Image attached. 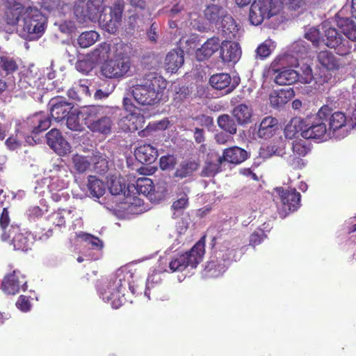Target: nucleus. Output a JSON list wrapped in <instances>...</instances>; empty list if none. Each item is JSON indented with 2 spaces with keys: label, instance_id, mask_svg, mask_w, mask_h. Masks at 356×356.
<instances>
[{
  "label": "nucleus",
  "instance_id": "f257e3e1",
  "mask_svg": "<svg viewBox=\"0 0 356 356\" xmlns=\"http://www.w3.org/2000/svg\"><path fill=\"white\" fill-rule=\"evenodd\" d=\"M103 0H89L86 6L75 3L74 15L80 24L98 22L102 29L109 33H115L121 25L123 4L118 1L109 8V13H104Z\"/></svg>",
  "mask_w": 356,
  "mask_h": 356
},
{
  "label": "nucleus",
  "instance_id": "f03ea898",
  "mask_svg": "<svg viewBox=\"0 0 356 356\" xmlns=\"http://www.w3.org/2000/svg\"><path fill=\"white\" fill-rule=\"evenodd\" d=\"M167 87L166 81L161 76L149 73L130 88L134 100L142 106H154L163 98Z\"/></svg>",
  "mask_w": 356,
  "mask_h": 356
},
{
  "label": "nucleus",
  "instance_id": "7ed1b4c3",
  "mask_svg": "<svg viewBox=\"0 0 356 356\" xmlns=\"http://www.w3.org/2000/svg\"><path fill=\"white\" fill-rule=\"evenodd\" d=\"M133 274L127 268H120L111 277L105 288L100 291V296L105 302H110L113 308L118 309L125 301L128 289L134 293L131 282Z\"/></svg>",
  "mask_w": 356,
  "mask_h": 356
},
{
  "label": "nucleus",
  "instance_id": "20e7f679",
  "mask_svg": "<svg viewBox=\"0 0 356 356\" xmlns=\"http://www.w3.org/2000/svg\"><path fill=\"white\" fill-rule=\"evenodd\" d=\"M70 180L67 168L61 163H53L45 171L42 183L46 185L54 202L66 201L70 195L66 191Z\"/></svg>",
  "mask_w": 356,
  "mask_h": 356
},
{
  "label": "nucleus",
  "instance_id": "39448f33",
  "mask_svg": "<svg viewBox=\"0 0 356 356\" xmlns=\"http://www.w3.org/2000/svg\"><path fill=\"white\" fill-rule=\"evenodd\" d=\"M129 47L117 43L114 56L105 61L101 66V74L108 79H122L131 74V62L128 55Z\"/></svg>",
  "mask_w": 356,
  "mask_h": 356
},
{
  "label": "nucleus",
  "instance_id": "423d86ee",
  "mask_svg": "<svg viewBox=\"0 0 356 356\" xmlns=\"http://www.w3.org/2000/svg\"><path fill=\"white\" fill-rule=\"evenodd\" d=\"M47 18L35 6H28L23 10L22 25L19 35L26 40H37L44 34Z\"/></svg>",
  "mask_w": 356,
  "mask_h": 356
},
{
  "label": "nucleus",
  "instance_id": "0eeeda50",
  "mask_svg": "<svg viewBox=\"0 0 356 356\" xmlns=\"http://www.w3.org/2000/svg\"><path fill=\"white\" fill-rule=\"evenodd\" d=\"M80 113L91 131L106 136L111 133L113 122L107 116V108L102 106H86L80 110Z\"/></svg>",
  "mask_w": 356,
  "mask_h": 356
},
{
  "label": "nucleus",
  "instance_id": "6e6552de",
  "mask_svg": "<svg viewBox=\"0 0 356 356\" xmlns=\"http://www.w3.org/2000/svg\"><path fill=\"white\" fill-rule=\"evenodd\" d=\"M332 108L327 106H323L316 113L315 118L312 120H305V129L301 136L305 139H316L327 140L331 138L328 129H327L324 120H327L330 115Z\"/></svg>",
  "mask_w": 356,
  "mask_h": 356
},
{
  "label": "nucleus",
  "instance_id": "1a4fd4ad",
  "mask_svg": "<svg viewBox=\"0 0 356 356\" xmlns=\"http://www.w3.org/2000/svg\"><path fill=\"white\" fill-rule=\"evenodd\" d=\"M205 253V241L202 238L188 252L175 255L169 263L171 272L182 271L186 268H195Z\"/></svg>",
  "mask_w": 356,
  "mask_h": 356
},
{
  "label": "nucleus",
  "instance_id": "9d476101",
  "mask_svg": "<svg viewBox=\"0 0 356 356\" xmlns=\"http://www.w3.org/2000/svg\"><path fill=\"white\" fill-rule=\"evenodd\" d=\"M279 0H254L249 13V19L252 25L261 24L279 12Z\"/></svg>",
  "mask_w": 356,
  "mask_h": 356
},
{
  "label": "nucleus",
  "instance_id": "9b49d317",
  "mask_svg": "<svg viewBox=\"0 0 356 356\" xmlns=\"http://www.w3.org/2000/svg\"><path fill=\"white\" fill-rule=\"evenodd\" d=\"M321 29L324 32L322 41L327 47L335 49L337 53L341 56L350 51L352 46L350 42L343 39L334 28L331 27L330 22L322 23Z\"/></svg>",
  "mask_w": 356,
  "mask_h": 356
},
{
  "label": "nucleus",
  "instance_id": "f8f14e48",
  "mask_svg": "<svg viewBox=\"0 0 356 356\" xmlns=\"http://www.w3.org/2000/svg\"><path fill=\"white\" fill-rule=\"evenodd\" d=\"M329 119V133L331 138L341 139L345 138L350 130L353 129L350 118L341 111L330 113Z\"/></svg>",
  "mask_w": 356,
  "mask_h": 356
},
{
  "label": "nucleus",
  "instance_id": "ddd939ff",
  "mask_svg": "<svg viewBox=\"0 0 356 356\" xmlns=\"http://www.w3.org/2000/svg\"><path fill=\"white\" fill-rule=\"evenodd\" d=\"M309 52V45L303 40L293 42L287 51L277 57V62L282 65L296 66L300 59L305 58Z\"/></svg>",
  "mask_w": 356,
  "mask_h": 356
},
{
  "label": "nucleus",
  "instance_id": "4468645a",
  "mask_svg": "<svg viewBox=\"0 0 356 356\" xmlns=\"http://www.w3.org/2000/svg\"><path fill=\"white\" fill-rule=\"evenodd\" d=\"M276 193L282 203V211L280 216L285 217L288 212L296 211L300 206V194L295 188L284 189L277 188Z\"/></svg>",
  "mask_w": 356,
  "mask_h": 356
},
{
  "label": "nucleus",
  "instance_id": "2eb2a0df",
  "mask_svg": "<svg viewBox=\"0 0 356 356\" xmlns=\"http://www.w3.org/2000/svg\"><path fill=\"white\" fill-rule=\"evenodd\" d=\"M204 16L211 23H218L222 19V23L225 22L230 24L227 31H229V34L231 33L232 35H228V37L231 38L234 36V32L236 29V26L234 24L233 19L226 15V11L222 6L215 4L207 6L204 10Z\"/></svg>",
  "mask_w": 356,
  "mask_h": 356
},
{
  "label": "nucleus",
  "instance_id": "dca6fc26",
  "mask_svg": "<svg viewBox=\"0 0 356 356\" xmlns=\"http://www.w3.org/2000/svg\"><path fill=\"white\" fill-rule=\"evenodd\" d=\"M50 120L44 113H38L28 118L24 124L25 134H38L50 127Z\"/></svg>",
  "mask_w": 356,
  "mask_h": 356
},
{
  "label": "nucleus",
  "instance_id": "f3484780",
  "mask_svg": "<svg viewBox=\"0 0 356 356\" xmlns=\"http://www.w3.org/2000/svg\"><path fill=\"white\" fill-rule=\"evenodd\" d=\"M48 145L58 155L64 156L70 152L71 146L56 129H52L47 134Z\"/></svg>",
  "mask_w": 356,
  "mask_h": 356
},
{
  "label": "nucleus",
  "instance_id": "a211bd4d",
  "mask_svg": "<svg viewBox=\"0 0 356 356\" xmlns=\"http://www.w3.org/2000/svg\"><path fill=\"white\" fill-rule=\"evenodd\" d=\"M209 83L214 89L228 94L238 85V79L236 78L232 79L231 76L227 73H218L210 77Z\"/></svg>",
  "mask_w": 356,
  "mask_h": 356
},
{
  "label": "nucleus",
  "instance_id": "6ab92c4d",
  "mask_svg": "<svg viewBox=\"0 0 356 356\" xmlns=\"http://www.w3.org/2000/svg\"><path fill=\"white\" fill-rule=\"evenodd\" d=\"M2 289L5 293L10 295L19 293L20 289L26 290V281L24 276L19 271L14 270L2 282Z\"/></svg>",
  "mask_w": 356,
  "mask_h": 356
},
{
  "label": "nucleus",
  "instance_id": "aec40b11",
  "mask_svg": "<svg viewBox=\"0 0 356 356\" xmlns=\"http://www.w3.org/2000/svg\"><path fill=\"white\" fill-rule=\"evenodd\" d=\"M274 80V82L280 86L291 85L298 81V74L296 70L284 68L276 70L272 67L268 72Z\"/></svg>",
  "mask_w": 356,
  "mask_h": 356
},
{
  "label": "nucleus",
  "instance_id": "412c9836",
  "mask_svg": "<svg viewBox=\"0 0 356 356\" xmlns=\"http://www.w3.org/2000/svg\"><path fill=\"white\" fill-rule=\"evenodd\" d=\"M241 55L239 44L235 42L223 41L220 47V58L225 63L234 64L238 62Z\"/></svg>",
  "mask_w": 356,
  "mask_h": 356
},
{
  "label": "nucleus",
  "instance_id": "4be33fe9",
  "mask_svg": "<svg viewBox=\"0 0 356 356\" xmlns=\"http://www.w3.org/2000/svg\"><path fill=\"white\" fill-rule=\"evenodd\" d=\"M6 242L12 245L15 250L27 251L33 243V238L30 232H22L17 227V231L11 234L10 240Z\"/></svg>",
  "mask_w": 356,
  "mask_h": 356
},
{
  "label": "nucleus",
  "instance_id": "5701e85b",
  "mask_svg": "<svg viewBox=\"0 0 356 356\" xmlns=\"http://www.w3.org/2000/svg\"><path fill=\"white\" fill-rule=\"evenodd\" d=\"M51 117L57 122L63 120L71 112L73 106L63 98H54L49 102Z\"/></svg>",
  "mask_w": 356,
  "mask_h": 356
},
{
  "label": "nucleus",
  "instance_id": "b1692460",
  "mask_svg": "<svg viewBox=\"0 0 356 356\" xmlns=\"http://www.w3.org/2000/svg\"><path fill=\"white\" fill-rule=\"evenodd\" d=\"M221 42L218 38L213 37L208 39L195 53L198 60L210 58L215 52L220 49Z\"/></svg>",
  "mask_w": 356,
  "mask_h": 356
},
{
  "label": "nucleus",
  "instance_id": "393cba45",
  "mask_svg": "<svg viewBox=\"0 0 356 356\" xmlns=\"http://www.w3.org/2000/svg\"><path fill=\"white\" fill-rule=\"evenodd\" d=\"M134 155L139 162L151 164L156 159L158 151L149 144H143L136 149Z\"/></svg>",
  "mask_w": 356,
  "mask_h": 356
},
{
  "label": "nucleus",
  "instance_id": "a878e982",
  "mask_svg": "<svg viewBox=\"0 0 356 356\" xmlns=\"http://www.w3.org/2000/svg\"><path fill=\"white\" fill-rule=\"evenodd\" d=\"M184 51L176 49L170 51L165 58L164 66L167 71L175 73L184 64Z\"/></svg>",
  "mask_w": 356,
  "mask_h": 356
},
{
  "label": "nucleus",
  "instance_id": "bb28decb",
  "mask_svg": "<svg viewBox=\"0 0 356 356\" xmlns=\"http://www.w3.org/2000/svg\"><path fill=\"white\" fill-rule=\"evenodd\" d=\"M75 209H58L48 216L47 221L49 225L55 227H62L65 225L66 220L74 218Z\"/></svg>",
  "mask_w": 356,
  "mask_h": 356
},
{
  "label": "nucleus",
  "instance_id": "cd10ccee",
  "mask_svg": "<svg viewBox=\"0 0 356 356\" xmlns=\"http://www.w3.org/2000/svg\"><path fill=\"white\" fill-rule=\"evenodd\" d=\"M222 163V158L218 154L213 152L209 154L201 175L203 177H212L215 175L220 170Z\"/></svg>",
  "mask_w": 356,
  "mask_h": 356
},
{
  "label": "nucleus",
  "instance_id": "c85d7f7f",
  "mask_svg": "<svg viewBox=\"0 0 356 356\" xmlns=\"http://www.w3.org/2000/svg\"><path fill=\"white\" fill-rule=\"evenodd\" d=\"M277 129V120L273 117L268 116L261 120L257 135L261 138L268 139L272 137Z\"/></svg>",
  "mask_w": 356,
  "mask_h": 356
},
{
  "label": "nucleus",
  "instance_id": "c756f323",
  "mask_svg": "<svg viewBox=\"0 0 356 356\" xmlns=\"http://www.w3.org/2000/svg\"><path fill=\"white\" fill-rule=\"evenodd\" d=\"M343 15V10H341L337 17V25L341 32L351 41H356V23L347 17H341Z\"/></svg>",
  "mask_w": 356,
  "mask_h": 356
},
{
  "label": "nucleus",
  "instance_id": "7c9ffc66",
  "mask_svg": "<svg viewBox=\"0 0 356 356\" xmlns=\"http://www.w3.org/2000/svg\"><path fill=\"white\" fill-rule=\"evenodd\" d=\"M221 157L222 158V161L239 164L247 159L248 154L243 149L234 146L225 149Z\"/></svg>",
  "mask_w": 356,
  "mask_h": 356
},
{
  "label": "nucleus",
  "instance_id": "2f4dec72",
  "mask_svg": "<svg viewBox=\"0 0 356 356\" xmlns=\"http://www.w3.org/2000/svg\"><path fill=\"white\" fill-rule=\"evenodd\" d=\"M217 258L220 259L227 266L232 261H236L238 259L237 250L230 242H224L219 250L217 252Z\"/></svg>",
  "mask_w": 356,
  "mask_h": 356
},
{
  "label": "nucleus",
  "instance_id": "473e14b6",
  "mask_svg": "<svg viewBox=\"0 0 356 356\" xmlns=\"http://www.w3.org/2000/svg\"><path fill=\"white\" fill-rule=\"evenodd\" d=\"M317 60L319 64L327 71L337 70L340 66V63L337 57L327 50L321 51L317 55Z\"/></svg>",
  "mask_w": 356,
  "mask_h": 356
},
{
  "label": "nucleus",
  "instance_id": "72a5a7b5",
  "mask_svg": "<svg viewBox=\"0 0 356 356\" xmlns=\"http://www.w3.org/2000/svg\"><path fill=\"white\" fill-rule=\"evenodd\" d=\"M10 218L6 208H3L0 217V227L2 230L1 239L2 241L10 240L11 234L17 231V226L10 225Z\"/></svg>",
  "mask_w": 356,
  "mask_h": 356
},
{
  "label": "nucleus",
  "instance_id": "f704fd0d",
  "mask_svg": "<svg viewBox=\"0 0 356 356\" xmlns=\"http://www.w3.org/2000/svg\"><path fill=\"white\" fill-rule=\"evenodd\" d=\"M117 47V43L111 46L103 42L99 44L92 51V57L96 61L108 60L114 56V49Z\"/></svg>",
  "mask_w": 356,
  "mask_h": 356
},
{
  "label": "nucleus",
  "instance_id": "c9c22d12",
  "mask_svg": "<svg viewBox=\"0 0 356 356\" xmlns=\"http://www.w3.org/2000/svg\"><path fill=\"white\" fill-rule=\"evenodd\" d=\"M232 113L238 123L244 124L250 122L253 111L250 106L245 104H241L234 108Z\"/></svg>",
  "mask_w": 356,
  "mask_h": 356
},
{
  "label": "nucleus",
  "instance_id": "e433bc0d",
  "mask_svg": "<svg viewBox=\"0 0 356 356\" xmlns=\"http://www.w3.org/2000/svg\"><path fill=\"white\" fill-rule=\"evenodd\" d=\"M199 167V163L194 160L183 161L177 168L174 176L179 179L186 178L191 176Z\"/></svg>",
  "mask_w": 356,
  "mask_h": 356
},
{
  "label": "nucleus",
  "instance_id": "4c0bfd02",
  "mask_svg": "<svg viewBox=\"0 0 356 356\" xmlns=\"http://www.w3.org/2000/svg\"><path fill=\"white\" fill-rule=\"evenodd\" d=\"M305 129V120L298 118H294L290 120L284 129L285 137L292 139L296 137L298 133L300 134Z\"/></svg>",
  "mask_w": 356,
  "mask_h": 356
},
{
  "label": "nucleus",
  "instance_id": "58836bf2",
  "mask_svg": "<svg viewBox=\"0 0 356 356\" xmlns=\"http://www.w3.org/2000/svg\"><path fill=\"white\" fill-rule=\"evenodd\" d=\"M76 236L83 243L84 246L90 249L101 250L103 248V242L95 236L82 232L76 233Z\"/></svg>",
  "mask_w": 356,
  "mask_h": 356
},
{
  "label": "nucleus",
  "instance_id": "ea45409f",
  "mask_svg": "<svg viewBox=\"0 0 356 356\" xmlns=\"http://www.w3.org/2000/svg\"><path fill=\"white\" fill-rule=\"evenodd\" d=\"M128 188L129 191L134 188L138 194L147 196L154 191V186L150 179L143 177L138 179L136 184L129 185Z\"/></svg>",
  "mask_w": 356,
  "mask_h": 356
},
{
  "label": "nucleus",
  "instance_id": "a19ab883",
  "mask_svg": "<svg viewBox=\"0 0 356 356\" xmlns=\"http://www.w3.org/2000/svg\"><path fill=\"white\" fill-rule=\"evenodd\" d=\"M227 268L226 264L219 261L211 260L207 263L204 270V275L208 277H217L225 272Z\"/></svg>",
  "mask_w": 356,
  "mask_h": 356
},
{
  "label": "nucleus",
  "instance_id": "79ce46f5",
  "mask_svg": "<svg viewBox=\"0 0 356 356\" xmlns=\"http://www.w3.org/2000/svg\"><path fill=\"white\" fill-rule=\"evenodd\" d=\"M88 188L93 197L99 198L104 194L106 187L104 184L95 176H89Z\"/></svg>",
  "mask_w": 356,
  "mask_h": 356
},
{
  "label": "nucleus",
  "instance_id": "37998d69",
  "mask_svg": "<svg viewBox=\"0 0 356 356\" xmlns=\"http://www.w3.org/2000/svg\"><path fill=\"white\" fill-rule=\"evenodd\" d=\"M23 11L19 3L14 5L6 12V22L8 24L15 26L17 24L20 16L22 17Z\"/></svg>",
  "mask_w": 356,
  "mask_h": 356
},
{
  "label": "nucleus",
  "instance_id": "c03bdc74",
  "mask_svg": "<svg viewBox=\"0 0 356 356\" xmlns=\"http://www.w3.org/2000/svg\"><path fill=\"white\" fill-rule=\"evenodd\" d=\"M99 37V33L95 31H86L79 35L78 44L82 48H87L97 41Z\"/></svg>",
  "mask_w": 356,
  "mask_h": 356
},
{
  "label": "nucleus",
  "instance_id": "a18cd8bd",
  "mask_svg": "<svg viewBox=\"0 0 356 356\" xmlns=\"http://www.w3.org/2000/svg\"><path fill=\"white\" fill-rule=\"evenodd\" d=\"M79 115H81L80 111L79 112L71 111L66 118L67 127L74 131H81L83 130V125L80 122Z\"/></svg>",
  "mask_w": 356,
  "mask_h": 356
},
{
  "label": "nucleus",
  "instance_id": "49530a36",
  "mask_svg": "<svg viewBox=\"0 0 356 356\" xmlns=\"http://www.w3.org/2000/svg\"><path fill=\"white\" fill-rule=\"evenodd\" d=\"M296 73L298 74V81L301 83H310L314 78L311 66L306 63H303Z\"/></svg>",
  "mask_w": 356,
  "mask_h": 356
},
{
  "label": "nucleus",
  "instance_id": "de8ad7c7",
  "mask_svg": "<svg viewBox=\"0 0 356 356\" xmlns=\"http://www.w3.org/2000/svg\"><path fill=\"white\" fill-rule=\"evenodd\" d=\"M284 142L282 139H280L277 142L267 146L266 148L264 149V151L266 152V154L264 156H272L275 155L282 156L284 154Z\"/></svg>",
  "mask_w": 356,
  "mask_h": 356
},
{
  "label": "nucleus",
  "instance_id": "09e8293b",
  "mask_svg": "<svg viewBox=\"0 0 356 356\" xmlns=\"http://www.w3.org/2000/svg\"><path fill=\"white\" fill-rule=\"evenodd\" d=\"M219 127L230 134L236 132V125L232 118L228 115H222L218 119Z\"/></svg>",
  "mask_w": 356,
  "mask_h": 356
},
{
  "label": "nucleus",
  "instance_id": "8fccbe9b",
  "mask_svg": "<svg viewBox=\"0 0 356 356\" xmlns=\"http://www.w3.org/2000/svg\"><path fill=\"white\" fill-rule=\"evenodd\" d=\"M48 210L47 206L42 204L40 206H31L26 210V216L29 221H35L41 218Z\"/></svg>",
  "mask_w": 356,
  "mask_h": 356
},
{
  "label": "nucleus",
  "instance_id": "3c124183",
  "mask_svg": "<svg viewBox=\"0 0 356 356\" xmlns=\"http://www.w3.org/2000/svg\"><path fill=\"white\" fill-rule=\"evenodd\" d=\"M74 168L80 173L86 172L90 165L88 159L81 155L74 154L72 158Z\"/></svg>",
  "mask_w": 356,
  "mask_h": 356
},
{
  "label": "nucleus",
  "instance_id": "603ef678",
  "mask_svg": "<svg viewBox=\"0 0 356 356\" xmlns=\"http://www.w3.org/2000/svg\"><path fill=\"white\" fill-rule=\"evenodd\" d=\"M274 48V42L271 40H266L257 48L256 56L257 58L264 59L271 54Z\"/></svg>",
  "mask_w": 356,
  "mask_h": 356
},
{
  "label": "nucleus",
  "instance_id": "864d4df0",
  "mask_svg": "<svg viewBox=\"0 0 356 356\" xmlns=\"http://www.w3.org/2000/svg\"><path fill=\"white\" fill-rule=\"evenodd\" d=\"M269 100L273 107H280L288 102V97L285 91L280 90L272 92L269 97Z\"/></svg>",
  "mask_w": 356,
  "mask_h": 356
},
{
  "label": "nucleus",
  "instance_id": "5fc2aeb1",
  "mask_svg": "<svg viewBox=\"0 0 356 356\" xmlns=\"http://www.w3.org/2000/svg\"><path fill=\"white\" fill-rule=\"evenodd\" d=\"M0 67L4 70L6 74H10L17 69V65L13 58L3 56L0 57Z\"/></svg>",
  "mask_w": 356,
  "mask_h": 356
},
{
  "label": "nucleus",
  "instance_id": "6e6d98bb",
  "mask_svg": "<svg viewBox=\"0 0 356 356\" xmlns=\"http://www.w3.org/2000/svg\"><path fill=\"white\" fill-rule=\"evenodd\" d=\"M320 26L311 27L308 29L305 33V38L310 40L314 46H318L321 40H322V35L320 31Z\"/></svg>",
  "mask_w": 356,
  "mask_h": 356
},
{
  "label": "nucleus",
  "instance_id": "4d7b16f0",
  "mask_svg": "<svg viewBox=\"0 0 356 356\" xmlns=\"http://www.w3.org/2000/svg\"><path fill=\"white\" fill-rule=\"evenodd\" d=\"M292 152L298 156H305L309 151V147L303 140H294L292 143Z\"/></svg>",
  "mask_w": 356,
  "mask_h": 356
},
{
  "label": "nucleus",
  "instance_id": "13d9d810",
  "mask_svg": "<svg viewBox=\"0 0 356 356\" xmlns=\"http://www.w3.org/2000/svg\"><path fill=\"white\" fill-rule=\"evenodd\" d=\"M177 163V159L173 155L163 156L160 158V168L163 170H169L172 169Z\"/></svg>",
  "mask_w": 356,
  "mask_h": 356
},
{
  "label": "nucleus",
  "instance_id": "bf43d9fd",
  "mask_svg": "<svg viewBox=\"0 0 356 356\" xmlns=\"http://www.w3.org/2000/svg\"><path fill=\"white\" fill-rule=\"evenodd\" d=\"M108 186L109 191L112 195H118L122 192L124 186L122 184L121 181L116 177H111L108 180Z\"/></svg>",
  "mask_w": 356,
  "mask_h": 356
},
{
  "label": "nucleus",
  "instance_id": "052dcab7",
  "mask_svg": "<svg viewBox=\"0 0 356 356\" xmlns=\"http://www.w3.org/2000/svg\"><path fill=\"white\" fill-rule=\"evenodd\" d=\"M332 78L331 74L327 72H321L318 74H315L313 81H314V88L319 90L320 86H323L325 83H327Z\"/></svg>",
  "mask_w": 356,
  "mask_h": 356
},
{
  "label": "nucleus",
  "instance_id": "680f3d73",
  "mask_svg": "<svg viewBox=\"0 0 356 356\" xmlns=\"http://www.w3.org/2000/svg\"><path fill=\"white\" fill-rule=\"evenodd\" d=\"M188 205V197L186 194H181L179 198L174 202L172 205V209L175 211L173 216H175L176 212L179 213L184 209Z\"/></svg>",
  "mask_w": 356,
  "mask_h": 356
},
{
  "label": "nucleus",
  "instance_id": "e2e57ef3",
  "mask_svg": "<svg viewBox=\"0 0 356 356\" xmlns=\"http://www.w3.org/2000/svg\"><path fill=\"white\" fill-rule=\"evenodd\" d=\"M123 105H124V108L127 111L131 113L130 120H133L134 118H137L140 120V122L141 121L142 122H144V118L143 116H141V115L135 116V115L136 114V108L134 106V104H133V102L130 98L124 97Z\"/></svg>",
  "mask_w": 356,
  "mask_h": 356
},
{
  "label": "nucleus",
  "instance_id": "0e129e2a",
  "mask_svg": "<svg viewBox=\"0 0 356 356\" xmlns=\"http://www.w3.org/2000/svg\"><path fill=\"white\" fill-rule=\"evenodd\" d=\"M302 157V156H298V154L292 152V154L288 156L286 162L294 169L302 168L305 165Z\"/></svg>",
  "mask_w": 356,
  "mask_h": 356
},
{
  "label": "nucleus",
  "instance_id": "69168bd1",
  "mask_svg": "<svg viewBox=\"0 0 356 356\" xmlns=\"http://www.w3.org/2000/svg\"><path fill=\"white\" fill-rule=\"evenodd\" d=\"M17 307L23 312H27L31 310V304L28 297L20 296L16 302Z\"/></svg>",
  "mask_w": 356,
  "mask_h": 356
},
{
  "label": "nucleus",
  "instance_id": "338daca9",
  "mask_svg": "<svg viewBox=\"0 0 356 356\" xmlns=\"http://www.w3.org/2000/svg\"><path fill=\"white\" fill-rule=\"evenodd\" d=\"M87 83V81H80L79 83H75V88L80 94L81 99L83 97H90L91 95V92Z\"/></svg>",
  "mask_w": 356,
  "mask_h": 356
},
{
  "label": "nucleus",
  "instance_id": "774afa93",
  "mask_svg": "<svg viewBox=\"0 0 356 356\" xmlns=\"http://www.w3.org/2000/svg\"><path fill=\"white\" fill-rule=\"evenodd\" d=\"M19 86L24 90H28L29 88H35L36 83L34 80H31L29 76H22L19 81Z\"/></svg>",
  "mask_w": 356,
  "mask_h": 356
}]
</instances>
